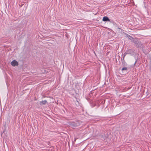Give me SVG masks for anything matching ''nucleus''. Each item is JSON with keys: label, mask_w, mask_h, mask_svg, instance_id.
I'll use <instances>...</instances> for the list:
<instances>
[{"label": "nucleus", "mask_w": 151, "mask_h": 151, "mask_svg": "<svg viewBox=\"0 0 151 151\" xmlns=\"http://www.w3.org/2000/svg\"><path fill=\"white\" fill-rule=\"evenodd\" d=\"M134 43L136 44V46L138 48H142L144 47L143 44L140 41H135Z\"/></svg>", "instance_id": "nucleus-1"}, {"label": "nucleus", "mask_w": 151, "mask_h": 151, "mask_svg": "<svg viewBox=\"0 0 151 151\" xmlns=\"http://www.w3.org/2000/svg\"><path fill=\"white\" fill-rule=\"evenodd\" d=\"M11 65L13 66H17L18 65V63L15 60H14L12 61L11 63Z\"/></svg>", "instance_id": "nucleus-2"}, {"label": "nucleus", "mask_w": 151, "mask_h": 151, "mask_svg": "<svg viewBox=\"0 0 151 151\" xmlns=\"http://www.w3.org/2000/svg\"><path fill=\"white\" fill-rule=\"evenodd\" d=\"M102 20L104 22L107 21H110V20L109 19L108 17L106 16L104 17H103Z\"/></svg>", "instance_id": "nucleus-3"}, {"label": "nucleus", "mask_w": 151, "mask_h": 151, "mask_svg": "<svg viewBox=\"0 0 151 151\" xmlns=\"http://www.w3.org/2000/svg\"><path fill=\"white\" fill-rule=\"evenodd\" d=\"M47 102V101L46 100H45L41 102L40 103V104L41 105H45L46 104Z\"/></svg>", "instance_id": "nucleus-4"}, {"label": "nucleus", "mask_w": 151, "mask_h": 151, "mask_svg": "<svg viewBox=\"0 0 151 151\" xmlns=\"http://www.w3.org/2000/svg\"><path fill=\"white\" fill-rule=\"evenodd\" d=\"M126 53H124V56L123 57V59H122V63H124V65L126 63L125 61V60H124V57L125 56H126Z\"/></svg>", "instance_id": "nucleus-5"}, {"label": "nucleus", "mask_w": 151, "mask_h": 151, "mask_svg": "<svg viewBox=\"0 0 151 151\" xmlns=\"http://www.w3.org/2000/svg\"><path fill=\"white\" fill-rule=\"evenodd\" d=\"M132 52V51L131 49H129L124 53L127 54L130 53L131 54Z\"/></svg>", "instance_id": "nucleus-6"}, {"label": "nucleus", "mask_w": 151, "mask_h": 151, "mask_svg": "<svg viewBox=\"0 0 151 151\" xmlns=\"http://www.w3.org/2000/svg\"><path fill=\"white\" fill-rule=\"evenodd\" d=\"M122 71H126V72L127 71V68L126 67H124L122 69Z\"/></svg>", "instance_id": "nucleus-7"}, {"label": "nucleus", "mask_w": 151, "mask_h": 151, "mask_svg": "<svg viewBox=\"0 0 151 151\" xmlns=\"http://www.w3.org/2000/svg\"><path fill=\"white\" fill-rule=\"evenodd\" d=\"M150 68L151 69V59H150Z\"/></svg>", "instance_id": "nucleus-8"}, {"label": "nucleus", "mask_w": 151, "mask_h": 151, "mask_svg": "<svg viewBox=\"0 0 151 151\" xmlns=\"http://www.w3.org/2000/svg\"><path fill=\"white\" fill-rule=\"evenodd\" d=\"M74 126H77V125H74Z\"/></svg>", "instance_id": "nucleus-9"}, {"label": "nucleus", "mask_w": 151, "mask_h": 151, "mask_svg": "<svg viewBox=\"0 0 151 151\" xmlns=\"http://www.w3.org/2000/svg\"><path fill=\"white\" fill-rule=\"evenodd\" d=\"M118 29H120V28H119V27H118Z\"/></svg>", "instance_id": "nucleus-10"}, {"label": "nucleus", "mask_w": 151, "mask_h": 151, "mask_svg": "<svg viewBox=\"0 0 151 151\" xmlns=\"http://www.w3.org/2000/svg\"><path fill=\"white\" fill-rule=\"evenodd\" d=\"M136 63V62H135V63H134V64H135V63Z\"/></svg>", "instance_id": "nucleus-11"}]
</instances>
